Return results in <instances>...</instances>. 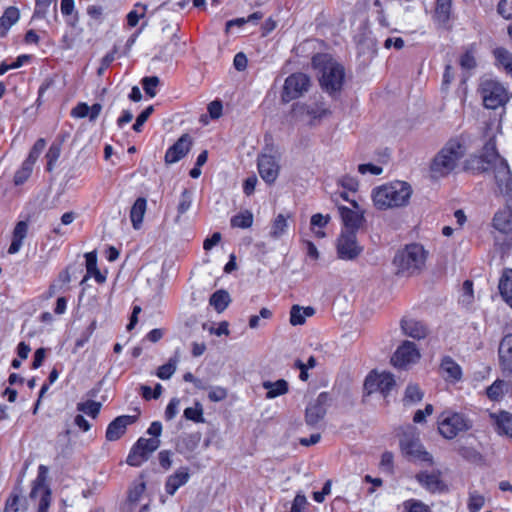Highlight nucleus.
Returning <instances> with one entry per match:
<instances>
[{
	"instance_id": "de8ad7c7",
	"label": "nucleus",
	"mask_w": 512,
	"mask_h": 512,
	"mask_svg": "<svg viewBox=\"0 0 512 512\" xmlns=\"http://www.w3.org/2000/svg\"><path fill=\"white\" fill-rule=\"evenodd\" d=\"M184 417L196 423H203V408L199 402L195 403L194 407H188L184 410Z\"/></svg>"
},
{
	"instance_id": "cd10ccee",
	"label": "nucleus",
	"mask_w": 512,
	"mask_h": 512,
	"mask_svg": "<svg viewBox=\"0 0 512 512\" xmlns=\"http://www.w3.org/2000/svg\"><path fill=\"white\" fill-rule=\"evenodd\" d=\"M28 233V219L17 222L12 233V241L8 248L9 254L17 253Z\"/></svg>"
},
{
	"instance_id": "774afa93",
	"label": "nucleus",
	"mask_w": 512,
	"mask_h": 512,
	"mask_svg": "<svg viewBox=\"0 0 512 512\" xmlns=\"http://www.w3.org/2000/svg\"><path fill=\"white\" fill-rule=\"evenodd\" d=\"M71 116L74 118L88 117V105L84 102L78 103L72 110Z\"/></svg>"
},
{
	"instance_id": "6e6d98bb",
	"label": "nucleus",
	"mask_w": 512,
	"mask_h": 512,
	"mask_svg": "<svg viewBox=\"0 0 512 512\" xmlns=\"http://www.w3.org/2000/svg\"><path fill=\"white\" fill-rule=\"evenodd\" d=\"M154 108L152 105L148 106L145 110H143L138 117L136 118L135 123L133 124V130L136 132H140L143 124L147 121V119L152 114Z\"/></svg>"
},
{
	"instance_id": "58836bf2",
	"label": "nucleus",
	"mask_w": 512,
	"mask_h": 512,
	"mask_svg": "<svg viewBox=\"0 0 512 512\" xmlns=\"http://www.w3.org/2000/svg\"><path fill=\"white\" fill-rule=\"evenodd\" d=\"M231 299H230V295L227 291L225 290H217L216 292H214L211 297H210V300H209V303L211 306L214 307V309L218 312V313H221L223 312L227 306L229 305Z\"/></svg>"
},
{
	"instance_id": "7ed1b4c3",
	"label": "nucleus",
	"mask_w": 512,
	"mask_h": 512,
	"mask_svg": "<svg viewBox=\"0 0 512 512\" xmlns=\"http://www.w3.org/2000/svg\"><path fill=\"white\" fill-rule=\"evenodd\" d=\"M399 446L402 455L411 462L433 465L432 455L421 443L416 427L408 424L398 429Z\"/></svg>"
},
{
	"instance_id": "6e6552de",
	"label": "nucleus",
	"mask_w": 512,
	"mask_h": 512,
	"mask_svg": "<svg viewBox=\"0 0 512 512\" xmlns=\"http://www.w3.org/2000/svg\"><path fill=\"white\" fill-rule=\"evenodd\" d=\"M160 443L159 439L140 437L131 448L126 462L133 467L140 466L143 462L148 460L150 454L159 448Z\"/></svg>"
},
{
	"instance_id": "603ef678",
	"label": "nucleus",
	"mask_w": 512,
	"mask_h": 512,
	"mask_svg": "<svg viewBox=\"0 0 512 512\" xmlns=\"http://www.w3.org/2000/svg\"><path fill=\"white\" fill-rule=\"evenodd\" d=\"M337 183L341 185L343 188L355 192L358 189L359 183L358 180L350 175H343L341 176Z\"/></svg>"
},
{
	"instance_id": "412c9836",
	"label": "nucleus",
	"mask_w": 512,
	"mask_h": 512,
	"mask_svg": "<svg viewBox=\"0 0 512 512\" xmlns=\"http://www.w3.org/2000/svg\"><path fill=\"white\" fill-rule=\"evenodd\" d=\"M137 416L134 415H121L116 417L106 429V439L108 441L118 440L126 431L128 425L136 422Z\"/></svg>"
},
{
	"instance_id": "0e129e2a",
	"label": "nucleus",
	"mask_w": 512,
	"mask_h": 512,
	"mask_svg": "<svg viewBox=\"0 0 512 512\" xmlns=\"http://www.w3.org/2000/svg\"><path fill=\"white\" fill-rule=\"evenodd\" d=\"M460 65L464 69H473L476 66V60L473 54L469 51L464 53L460 58Z\"/></svg>"
},
{
	"instance_id": "2f4dec72",
	"label": "nucleus",
	"mask_w": 512,
	"mask_h": 512,
	"mask_svg": "<svg viewBox=\"0 0 512 512\" xmlns=\"http://www.w3.org/2000/svg\"><path fill=\"white\" fill-rule=\"evenodd\" d=\"M498 288L503 300L512 308V269L504 270Z\"/></svg>"
},
{
	"instance_id": "f3484780",
	"label": "nucleus",
	"mask_w": 512,
	"mask_h": 512,
	"mask_svg": "<svg viewBox=\"0 0 512 512\" xmlns=\"http://www.w3.org/2000/svg\"><path fill=\"white\" fill-rule=\"evenodd\" d=\"M419 358L420 353L415 343L404 341L395 351L391 361L395 367L402 368L411 363H415Z\"/></svg>"
},
{
	"instance_id": "72a5a7b5",
	"label": "nucleus",
	"mask_w": 512,
	"mask_h": 512,
	"mask_svg": "<svg viewBox=\"0 0 512 512\" xmlns=\"http://www.w3.org/2000/svg\"><path fill=\"white\" fill-rule=\"evenodd\" d=\"M496 65L503 68L504 71L512 77V53L506 48L497 47L493 50Z\"/></svg>"
},
{
	"instance_id": "423d86ee",
	"label": "nucleus",
	"mask_w": 512,
	"mask_h": 512,
	"mask_svg": "<svg viewBox=\"0 0 512 512\" xmlns=\"http://www.w3.org/2000/svg\"><path fill=\"white\" fill-rule=\"evenodd\" d=\"M483 105L487 109L503 107L510 99L508 89L495 79H483L479 85Z\"/></svg>"
},
{
	"instance_id": "c9c22d12",
	"label": "nucleus",
	"mask_w": 512,
	"mask_h": 512,
	"mask_svg": "<svg viewBox=\"0 0 512 512\" xmlns=\"http://www.w3.org/2000/svg\"><path fill=\"white\" fill-rule=\"evenodd\" d=\"M293 111L298 115L307 114L313 118H321L327 113L328 110L317 103L312 105L298 103L293 106Z\"/></svg>"
},
{
	"instance_id": "a19ab883",
	"label": "nucleus",
	"mask_w": 512,
	"mask_h": 512,
	"mask_svg": "<svg viewBox=\"0 0 512 512\" xmlns=\"http://www.w3.org/2000/svg\"><path fill=\"white\" fill-rule=\"evenodd\" d=\"M230 224L234 228H242V229L249 228L253 224V214L249 210L240 212L239 214L234 215L231 218Z\"/></svg>"
},
{
	"instance_id": "393cba45",
	"label": "nucleus",
	"mask_w": 512,
	"mask_h": 512,
	"mask_svg": "<svg viewBox=\"0 0 512 512\" xmlns=\"http://www.w3.org/2000/svg\"><path fill=\"white\" fill-rule=\"evenodd\" d=\"M416 480L429 492H441L444 490L445 485L440 478V472H420L416 475Z\"/></svg>"
},
{
	"instance_id": "8fccbe9b",
	"label": "nucleus",
	"mask_w": 512,
	"mask_h": 512,
	"mask_svg": "<svg viewBox=\"0 0 512 512\" xmlns=\"http://www.w3.org/2000/svg\"><path fill=\"white\" fill-rule=\"evenodd\" d=\"M403 506L406 512H431L430 507L420 500H407Z\"/></svg>"
},
{
	"instance_id": "6ab92c4d",
	"label": "nucleus",
	"mask_w": 512,
	"mask_h": 512,
	"mask_svg": "<svg viewBox=\"0 0 512 512\" xmlns=\"http://www.w3.org/2000/svg\"><path fill=\"white\" fill-rule=\"evenodd\" d=\"M258 171L261 178L268 184L276 181L280 171L278 160L271 155L262 154L258 157Z\"/></svg>"
},
{
	"instance_id": "338daca9",
	"label": "nucleus",
	"mask_w": 512,
	"mask_h": 512,
	"mask_svg": "<svg viewBox=\"0 0 512 512\" xmlns=\"http://www.w3.org/2000/svg\"><path fill=\"white\" fill-rule=\"evenodd\" d=\"M484 505V498L479 494H471L469 498V509L479 511Z\"/></svg>"
},
{
	"instance_id": "09e8293b",
	"label": "nucleus",
	"mask_w": 512,
	"mask_h": 512,
	"mask_svg": "<svg viewBox=\"0 0 512 512\" xmlns=\"http://www.w3.org/2000/svg\"><path fill=\"white\" fill-rule=\"evenodd\" d=\"M77 410L95 418L100 411V404L89 400L83 403H78Z\"/></svg>"
},
{
	"instance_id": "4468645a",
	"label": "nucleus",
	"mask_w": 512,
	"mask_h": 512,
	"mask_svg": "<svg viewBox=\"0 0 512 512\" xmlns=\"http://www.w3.org/2000/svg\"><path fill=\"white\" fill-rule=\"evenodd\" d=\"M48 468L40 465L38 468V475L34 481V494L42 491V497L39 502L38 512H47L51 503V489L48 483Z\"/></svg>"
},
{
	"instance_id": "37998d69",
	"label": "nucleus",
	"mask_w": 512,
	"mask_h": 512,
	"mask_svg": "<svg viewBox=\"0 0 512 512\" xmlns=\"http://www.w3.org/2000/svg\"><path fill=\"white\" fill-rule=\"evenodd\" d=\"M192 205V192L188 189H184L180 195L179 203L177 205V216L175 222H180L181 216L186 213Z\"/></svg>"
},
{
	"instance_id": "79ce46f5",
	"label": "nucleus",
	"mask_w": 512,
	"mask_h": 512,
	"mask_svg": "<svg viewBox=\"0 0 512 512\" xmlns=\"http://www.w3.org/2000/svg\"><path fill=\"white\" fill-rule=\"evenodd\" d=\"M424 396L421 389L415 384H409L406 387L405 395L403 397L404 405H412L420 402Z\"/></svg>"
},
{
	"instance_id": "680f3d73",
	"label": "nucleus",
	"mask_w": 512,
	"mask_h": 512,
	"mask_svg": "<svg viewBox=\"0 0 512 512\" xmlns=\"http://www.w3.org/2000/svg\"><path fill=\"white\" fill-rule=\"evenodd\" d=\"M459 454L463 458H465L469 461H473V462L479 461L481 459V454L478 451H476L475 449L469 448V447L460 448Z\"/></svg>"
},
{
	"instance_id": "4c0bfd02",
	"label": "nucleus",
	"mask_w": 512,
	"mask_h": 512,
	"mask_svg": "<svg viewBox=\"0 0 512 512\" xmlns=\"http://www.w3.org/2000/svg\"><path fill=\"white\" fill-rule=\"evenodd\" d=\"M289 216H285L284 214H278L276 218L272 221L271 229L269 232V236L274 239H280L288 229V219Z\"/></svg>"
},
{
	"instance_id": "4be33fe9",
	"label": "nucleus",
	"mask_w": 512,
	"mask_h": 512,
	"mask_svg": "<svg viewBox=\"0 0 512 512\" xmlns=\"http://www.w3.org/2000/svg\"><path fill=\"white\" fill-rule=\"evenodd\" d=\"M27 500L23 493L21 480H18L5 502L3 512H25Z\"/></svg>"
},
{
	"instance_id": "bb28decb",
	"label": "nucleus",
	"mask_w": 512,
	"mask_h": 512,
	"mask_svg": "<svg viewBox=\"0 0 512 512\" xmlns=\"http://www.w3.org/2000/svg\"><path fill=\"white\" fill-rule=\"evenodd\" d=\"M190 478L189 470L186 467L178 469L174 474L170 475L165 483V490L169 495H174L176 491L185 485Z\"/></svg>"
},
{
	"instance_id": "69168bd1",
	"label": "nucleus",
	"mask_w": 512,
	"mask_h": 512,
	"mask_svg": "<svg viewBox=\"0 0 512 512\" xmlns=\"http://www.w3.org/2000/svg\"><path fill=\"white\" fill-rule=\"evenodd\" d=\"M358 171L361 174H366L369 172L373 175H380L383 172V169L380 166H377V165H374L371 163H367V164H360L358 166Z\"/></svg>"
},
{
	"instance_id": "f704fd0d",
	"label": "nucleus",
	"mask_w": 512,
	"mask_h": 512,
	"mask_svg": "<svg viewBox=\"0 0 512 512\" xmlns=\"http://www.w3.org/2000/svg\"><path fill=\"white\" fill-rule=\"evenodd\" d=\"M146 206L147 202L145 198L140 197L134 202L130 210V219L134 229L140 228L146 212Z\"/></svg>"
},
{
	"instance_id": "13d9d810",
	"label": "nucleus",
	"mask_w": 512,
	"mask_h": 512,
	"mask_svg": "<svg viewBox=\"0 0 512 512\" xmlns=\"http://www.w3.org/2000/svg\"><path fill=\"white\" fill-rule=\"evenodd\" d=\"M136 7H141L142 8V13L141 14H138L136 11H130L127 15V23L130 27H135L138 22H139V19L144 17L145 15V11L147 9V6L146 5H143V4H140V3H137L136 4Z\"/></svg>"
},
{
	"instance_id": "39448f33",
	"label": "nucleus",
	"mask_w": 512,
	"mask_h": 512,
	"mask_svg": "<svg viewBox=\"0 0 512 512\" xmlns=\"http://www.w3.org/2000/svg\"><path fill=\"white\" fill-rule=\"evenodd\" d=\"M425 260L424 248L419 244H411L396 253L393 264L397 268V274L410 276L421 271Z\"/></svg>"
},
{
	"instance_id": "5701e85b",
	"label": "nucleus",
	"mask_w": 512,
	"mask_h": 512,
	"mask_svg": "<svg viewBox=\"0 0 512 512\" xmlns=\"http://www.w3.org/2000/svg\"><path fill=\"white\" fill-rule=\"evenodd\" d=\"M499 364L504 374H512V334L502 338L498 348Z\"/></svg>"
},
{
	"instance_id": "a878e982",
	"label": "nucleus",
	"mask_w": 512,
	"mask_h": 512,
	"mask_svg": "<svg viewBox=\"0 0 512 512\" xmlns=\"http://www.w3.org/2000/svg\"><path fill=\"white\" fill-rule=\"evenodd\" d=\"M490 418L496 427V431L499 435H505L512 438V414L507 411H501L499 413H491Z\"/></svg>"
},
{
	"instance_id": "4d7b16f0",
	"label": "nucleus",
	"mask_w": 512,
	"mask_h": 512,
	"mask_svg": "<svg viewBox=\"0 0 512 512\" xmlns=\"http://www.w3.org/2000/svg\"><path fill=\"white\" fill-rule=\"evenodd\" d=\"M497 11L503 18L512 19V0H500Z\"/></svg>"
},
{
	"instance_id": "1a4fd4ad",
	"label": "nucleus",
	"mask_w": 512,
	"mask_h": 512,
	"mask_svg": "<svg viewBox=\"0 0 512 512\" xmlns=\"http://www.w3.org/2000/svg\"><path fill=\"white\" fill-rule=\"evenodd\" d=\"M506 160L502 158L496 149V142L494 137H490L489 140L485 143L483 147V153L479 157H474L469 160V163L472 165L474 163L477 166H472L473 169H476L479 172H486L490 170L491 167L497 166L501 163H505Z\"/></svg>"
},
{
	"instance_id": "ddd939ff",
	"label": "nucleus",
	"mask_w": 512,
	"mask_h": 512,
	"mask_svg": "<svg viewBox=\"0 0 512 512\" xmlns=\"http://www.w3.org/2000/svg\"><path fill=\"white\" fill-rule=\"evenodd\" d=\"M495 173L496 192L501 196L512 199V175L507 162L491 167Z\"/></svg>"
},
{
	"instance_id": "3c124183",
	"label": "nucleus",
	"mask_w": 512,
	"mask_h": 512,
	"mask_svg": "<svg viewBox=\"0 0 512 512\" xmlns=\"http://www.w3.org/2000/svg\"><path fill=\"white\" fill-rule=\"evenodd\" d=\"M159 78L157 76L144 77L142 79V86L145 93L153 98L156 95V88L159 85Z\"/></svg>"
},
{
	"instance_id": "f257e3e1",
	"label": "nucleus",
	"mask_w": 512,
	"mask_h": 512,
	"mask_svg": "<svg viewBox=\"0 0 512 512\" xmlns=\"http://www.w3.org/2000/svg\"><path fill=\"white\" fill-rule=\"evenodd\" d=\"M467 152V140L463 135L449 139L441 150L434 156L430 171L434 177H444L450 174Z\"/></svg>"
},
{
	"instance_id": "bf43d9fd",
	"label": "nucleus",
	"mask_w": 512,
	"mask_h": 512,
	"mask_svg": "<svg viewBox=\"0 0 512 512\" xmlns=\"http://www.w3.org/2000/svg\"><path fill=\"white\" fill-rule=\"evenodd\" d=\"M180 400L178 398H172L168 403L165 410V419L167 421L172 420L178 413Z\"/></svg>"
},
{
	"instance_id": "052dcab7",
	"label": "nucleus",
	"mask_w": 512,
	"mask_h": 512,
	"mask_svg": "<svg viewBox=\"0 0 512 512\" xmlns=\"http://www.w3.org/2000/svg\"><path fill=\"white\" fill-rule=\"evenodd\" d=\"M307 505V498L302 493H297L291 506L290 512H302Z\"/></svg>"
},
{
	"instance_id": "aec40b11",
	"label": "nucleus",
	"mask_w": 512,
	"mask_h": 512,
	"mask_svg": "<svg viewBox=\"0 0 512 512\" xmlns=\"http://www.w3.org/2000/svg\"><path fill=\"white\" fill-rule=\"evenodd\" d=\"M492 227L501 234L512 235V206L498 209L492 218Z\"/></svg>"
},
{
	"instance_id": "864d4df0",
	"label": "nucleus",
	"mask_w": 512,
	"mask_h": 512,
	"mask_svg": "<svg viewBox=\"0 0 512 512\" xmlns=\"http://www.w3.org/2000/svg\"><path fill=\"white\" fill-rule=\"evenodd\" d=\"M505 383L502 380H496L487 388V396L492 400H497L503 395V387Z\"/></svg>"
},
{
	"instance_id": "a18cd8bd",
	"label": "nucleus",
	"mask_w": 512,
	"mask_h": 512,
	"mask_svg": "<svg viewBox=\"0 0 512 512\" xmlns=\"http://www.w3.org/2000/svg\"><path fill=\"white\" fill-rule=\"evenodd\" d=\"M61 153V143L54 142L49 147L48 152L46 153V160H47V171L51 172L54 169V165L57 162L58 158L60 157Z\"/></svg>"
},
{
	"instance_id": "20e7f679",
	"label": "nucleus",
	"mask_w": 512,
	"mask_h": 512,
	"mask_svg": "<svg viewBox=\"0 0 512 512\" xmlns=\"http://www.w3.org/2000/svg\"><path fill=\"white\" fill-rule=\"evenodd\" d=\"M312 65L320 70L319 81L326 92L333 94L341 90L345 77V71L341 64L328 54H317L312 58Z\"/></svg>"
},
{
	"instance_id": "2eb2a0df",
	"label": "nucleus",
	"mask_w": 512,
	"mask_h": 512,
	"mask_svg": "<svg viewBox=\"0 0 512 512\" xmlns=\"http://www.w3.org/2000/svg\"><path fill=\"white\" fill-rule=\"evenodd\" d=\"M350 203L355 210L345 206H339L338 210L346 228L345 231H353L355 233L365 221L364 212L360 210L359 205L355 200H351Z\"/></svg>"
},
{
	"instance_id": "e2e57ef3",
	"label": "nucleus",
	"mask_w": 512,
	"mask_h": 512,
	"mask_svg": "<svg viewBox=\"0 0 512 512\" xmlns=\"http://www.w3.org/2000/svg\"><path fill=\"white\" fill-rule=\"evenodd\" d=\"M433 412V406L431 404H427L424 410H417L414 414L413 421L415 423H424L426 421V416L431 415Z\"/></svg>"
},
{
	"instance_id": "f8f14e48",
	"label": "nucleus",
	"mask_w": 512,
	"mask_h": 512,
	"mask_svg": "<svg viewBox=\"0 0 512 512\" xmlns=\"http://www.w3.org/2000/svg\"><path fill=\"white\" fill-rule=\"evenodd\" d=\"M329 400V394L327 392H322L315 400L308 404L305 413V421L307 425L315 426L324 418Z\"/></svg>"
},
{
	"instance_id": "9d476101",
	"label": "nucleus",
	"mask_w": 512,
	"mask_h": 512,
	"mask_svg": "<svg viewBox=\"0 0 512 512\" xmlns=\"http://www.w3.org/2000/svg\"><path fill=\"white\" fill-rule=\"evenodd\" d=\"M310 86V79L304 73H294L285 80L283 92L281 95L283 102H290L299 98L305 93Z\"/></svg>"
},
{
	"instance_id": "473e14b6",
	"label": "nucleus",
	"mask_w": 512,
	"mask_h": 512,
	"mask_svg": "<svg viewBox=\"0 0 512 512\" xmlns=\"http://www.w3.org/2000/svg\"><path fill=\"white\" fill-rule=\"evenodd\" d=\"M262 386L265 390H267V399H274L278 396L284 395L289 390L288 382L284 379H279L275 382L264 381Z\"/></svg>"
},
{
	"instance_id": "9b49d317",
	"label": "nucleus",
	"mask_w": 512,
	"mask_h": 512,
	"mask_svg": "<svg viewBox=\"0 0 512 512\" xmlns=\"http://www.w3.org/2000/svg\"><path fill=\"white\" fill-rule=\"evenodd\" d=\"M336 248L338 257L342 260H354L363 250L357 243L356 234L353 231H342Z\"/></svg>"
},
{
	"instance_id": "c85d7f7f",
	"label": "nucleus",
	"mask_w": 512,
	"mask_h": 512,
	"mask_svg": "<svg viewBox=\"0 0 512 512\" xmlns=\"http://www.w3.org/2000/svg\"><path fill=\"white\" fill-rule=\"evenodd\" d=\"M315 314V309L311 306L302 307L300 305H293L290 309L289 322L292 326L303 325L306 318Z\"/></svg>"
},
{
	"instance_id": "e433bc0d",
	"label": "nucleus",
	"mask_w": 512,
	"mask_h": 512,
	"mask_svg": "<svg viewBox=\"0 0 512 512\" xmlns=\"http://www.w3.org/2000/svg\"><path fill=\"white\" fill-rule=\"evenodd\" d=\"M32 173V149L28 152L20 169L15 172L14 183L15 185L24 184Z\"/></svg>"
},
{
	"instance_id": "ea45409f",
	"label": "nucleus",
	"mask_w": 512,
	"mask_h": 512,
	"mask_svg": "<svg viewBox=\"0 0 512 512\" xmlns=\"http://www.w3.org/2000/svg\"><path fill=\"white\" fill-rule=\"evenodd\" d=\"M441 369L447 374V377L454 381H458L462 377L461 367L451 357L443 358Z\"/></svg>"
},
{
	"instance_id": "5fc2aeb1",
	"label": "nucleus",
	"mask_w": 512,
	"mask_h": 512,
	"mask_svg": "<svg viewBox=\"0 0 512 512\" xmlns=\"http://www.w3.org/2000/svg\"><path fill=\"white\" fill-rule=\"evenodd\" d=\"M228 395V392L225 388L220 386L210 387L208 398L212 402H220L223 401Z\"/></svg>"
},
{
	"instance_id": "a211bd4d",
	"label": "nucleus",
	"mask_w": 512,
	"mask_h": 512,
	"mask_svg": "<svg viewBox=\"0 0 512 512\" xmlns=\"http://www.w3.org/2000/svg\"><path fill=\"white\" fill-rule=\"evenodd\" d=\"M192 147V138L183 134L165 153L164 161L167 165L174 164L183 159Z\"/></svg>"
},
{
	"instance_id": "b1692460",
	"label": "nucleus",
	"mask_w": 512,
	"mask_h": 512,
	"mask_svg": "<svg viewBox=\"0 0 512 512\" xmlns=\"http://www.w3.org/2000/svg\"><path fill=\"white\" fill-rule=\"evenodd\" d=\"M401 329L406 336L417 340L424 339L429 333L428 327L423 322L408 317L401 320Z\"/></svg>"
},
{
	"instance_id": "0eeeda50",
	"label": "nucleus",
	"mask_w": 512,
	"mask_h": 512,
	"mask_svg": "<svg viewBox=\"0 0 512 512\" xmlns=\"http://www.w3.org/2000/svg\"><path fill=\"white\" fill-rule=\"evenodd\" d=\"M472 428V422L461 413L443 412L439 417L438 430L446 439H454L462 432Z\"/></svg>"
},
{
	"instance_id": "c756f323",
	"label": "nucleus",
	"mask_w": 512,
	"mask_h": 512,
	"mask_svg": "<svg viewBox=\"0 0 512 512\" xmlns=\"http://www.w3.org/2000/svg\"><path fill=\"white\" fill-rule=\"evenodd\" d=\"M20 17L19 10L16 7H8L0 17V38L7 35L8 31Z\"/></svg>"
},
{
	"instance_id": "c03bdc74",
	"label": "nucleus",
	"mask_w": 512,
	"mask_h": 512,
	"mask_svg": "<svg viewBox=\"0 0 512 512\" xmlns=\"http://www.w3.org/2000/svg\"><path fill=\"white\" fill-rule=\"evenodd\" d=\"M451 12V0H437L435 17L439 22L445 23L448 21Z\"/></svg>"
},
{
	"instance_id": "dca6fc26",
	"label": "nucleus",
	"mask_w": 512,
	"mask_h": 512,
	"mask_svg": "<svg viewBox=\"0 0 512 512\" xmlns=\"http://www.w3.org/2000/svg\"><path fill=\"white\" fill-rule=\"evenodd\" d=\"M364 386L368 393L380 391L386 396L395 386V379L391 373L370 374L366 378Z\"/></svg>"
},
{
	"instance_id": "49530a36",
	"label": "nucleus",
	"mask_w": 512,
	"mask_h": 512,
	"mask_svg": "<svg viewBox=\"0 0 512 512\" xmlns=\"http://www.w3.org/2000/svg\"><path fill=\"white\" fill-rule=\"evenodd\" d=\"M177 363V358H170L166 364L158 368L157 376L162 380L170 379L176 371Z\"/></svg>"
},
{
	"instance_id": "f03ea898",
	"label": "nucleus",
	"mask_w": 512,
	"mask_h": 512,
	"mask_svg": "<svg viewBox=\"0 0 512 512\" xmlns=\"http://www.w3.org/2000/svg\"><path fill=\"white\" fill-rule=\"evenodd\" d=\"M412 194L411 186L403 181H395L376 187L372 191V200L379 210L402 207L408 204Z\"/></svg>"
},
{
	"instance_id": "7c9ffc66",
	"label": "nucleus",
	"mask_w": 512,
	"mask_h": 512,
	"mask_svg": "<svg viewBox=\"0 0 512 512\" xmlns=\"http://www.w3.org/2000/svg\"><path fill=\"white\" fill-rule=\"evenodd\" d=\"M86 258V270L87 273L83 280L81 281V284H83L89 277H94L95 280L98 283L105 282L106 278L104 275L101 274L99 269L97 268V256L95 252H89L85 254Z\"/></svg>"
}]
</instances>
